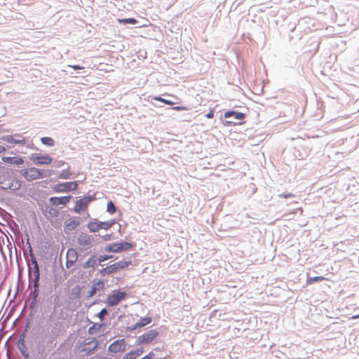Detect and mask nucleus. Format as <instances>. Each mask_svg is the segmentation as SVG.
I'll return each mask as SVG.
<instances>
[{
    "label": "nucleus",
    "instance_id": "obj_1",
    "mask_svg": "<svg viewBox=\"0 0 359 359\" xmlns=\"http://www.w3.org/2000/svg\"><path fill=\"white\" fill-rule=\"evenodd\" d=\"M131 264V261H119L113 264L109 265L105 268L102 269L100 271V274L102 276H105L107 275H110L111 273H116L118 271L124 269L129 266Z\"/></svg>",
    "mask_w": 359,
    "mask_h": 359
},
{
    "label": "nucleus",
    "instance_id": "obj_2",
    "mask_svg": "<svg viewBox=\"0 0 359 359\" xmlns=\"http://www.w3.org/2000/svg\"><path fill=\"white\" fill-rule=\"evenodd\" d=\"M133 248V244L126 241L120 243H113L105 248V251L109 252H122L131 250Z\"/></svg>",
    "mask_w": 359,
    "mask_h": 359
},
{
    "label": "nucleus",
    "instance_id": "obj_3",
    "mask_svg": "<svg viewBox=\"0 0 359 359\" xmlns=\"http://www.w3.org/2000/svg\"><path fill=\"white\" fill-rule=\"evenodd\" d=\"M127 293L121 290H114L107 298L106 304L109 306L118 305L121 301L127 297Z\"/></svg>",
    "mask_w": 359,
    "mask_h": 359
},
{
    "label": "nucleus",
    "instance_id": "obj_4",
    "mask_svg": "<svg viewBox=\"0 0 359 359\" xmlns=\"http://www.w3.org/2000/svg\"><path fill=\"white\" fill-rule=\"evenodd\" d=\"M78 188V183L77 182H63L57 184L53 187V190L55 192L60 193V192H67L69 191H75Z\"/></svg>",
    "mask_w": 359,
    "mask_h": 359
},
{
    "label": "nucleus",
    "instance_id": "obj_5",
    "mask_svg": "<svg viewBox=\"0 0 359 359\" xmlns=\"http://www.w3.org/2000/svg\"><path fill=\"white\" fill-rule=\"evenodd\" d=\"M23 176L27 180L32 181L43 177V171L36 168H30L24 171Z\"/></svg>",
    "mask_w": 359,
    "mask_h": 359
},
{
    "label": "nucleus",
    "instance_id": "obj_6",
    "mask_svg": "<svg viewBox=\"0 0 359 359\" xmlns=\"http://www.w3.org/2000/svg\"><path fill=\"white\" fill-rule=\"evenodd\" d=\"M94 199L92 196H86L81 199L78 200L76 202V205L74 206V211L76 213H80L81 211H84L88 208L89 203L93 201Z\"/></svg>",
    "mask_w": 359,
    "mask_h": 359
},
{
    "label": "nucleus",
    "instance_id": "obj_7",
    "mask_svg": "<svg viewBox=\"0 0 359 359\" xmlns=\"http://www.w3.org/2000/svg\"><path fill=\"white\" fill-rule=\"evenodd\" d=\"M126 341H125V339H118V340H116L115 341H114L113 343H111L108 349H109V351L110 352H112V353H121V352H124L126 349Z\"/></svg>",
    "mask_w": 359,
    "mask_h": 359
},
{
    "label": "nucleus",
    "instance_id": "obj_8",
    "mask_svg": "<svg viewBox=\"0 0 359 359\" xmlns=\"http://www.w3.org/2000/svg\"><path fill=\"white\" fill-rule=\"evenodd\" d=\"M158 332L155 330H151L138 338L140 344H149L151 342L158 336Z\"/></svg>",
    "mask_w": 359,
    "mask_h": 359
},
{
    "label": "nucleus",
    "instance_id": "obj_9",
    "mask_svg": "<svg viewBox=\"0 0 359 359\" xmlns=\"http://www.w3.org/2000/svg\"><path fill=\"white\" fill-rule=\"evenodd\" d=\"M99 342L96 339H86L81 351H86L88 353H91L93 351H95L98 346Z\"/></svg>",
    "mask_w": 359,
    "mask_h": 359
},
{
    "label": "nucleus",
    "instance_id": "obj_10",
    "mask_svg": "<svg viewBox=\"0 0 359 359\" xmlns=\"http://www.w3.org/2000/svg\"><path fill=\"white\" fill-rule=\"evenodd\" d=\"M66 258V266L69 269L76 263L78 259V254L76 250L73 248L68 249L67 251Z\"/></svg>",
    "mask_w": 359,
    "mask_h": 359
},
{
    "label": "nucleus",
    "instance_id": "obj_11",
    "mask_svg": "<svg viewBox=\"0 0 359 359\" xmlns=\"http://www.w3.org/2000/svg\"><path fill=\"white\" fill-rule=\"evenodd\" d=\"M78 243L82 249L87 250L91 246L92 238L90 235L82 233L78 237Z\"/></svg>",
    "mask_w": 359,
    "mask_h": 359
},
{
    "label": "nucleus",
    "instance_id": "obj_12",
    "mask_svg": "<svg viewBox=\"0 0 359 359\" xmlns=\"http://www.w3.org/2000/svg\"><path fill=\"white\" fill-rule=\"evenodd\" d=\"M33 264H34L33 268V286L34 287V296H37L39 280V269L36 260L33 261Z\"/></svg>",
    "mask_w": 359,
    "mask_h": 359
},
{
    "label": "nucleus",
    "instance_id": "obj_13",
    "mask_svg": "<svg viewBox=\"0 0 359 359\" xmlns=\"http://www.w3.org/2000/svg\"><path fill=\"white\" fill-rule=\"evenodd\" d=\"M4 141L11 144H25L26 141L25 139L19 134L15 135H6L1 138Z\"/></svg>",
    "mask_w": 359,
    "mask_h": 359
},
{
    "label": "nucleus",
    "instance_id": "obj_14",
    "mask_svg": "<svg viewBox=\"0 0 359 359\" xmlns=\"http://www.w3.org/2000/svg\"><path fill=\"white\" fill-rule=\"evenodd\" d=\"M71 198H72L71 196H62V197L54 196V197H51L50 198V202L53 205H65L67 203L69 202Z\"/></svg>",
    "mask_w": 359,
    "mask_h": 359
},
{
    "label": "nucleus",
    "instance_id": "obj_15",
    "mask_svg": "<svg viewBox=\"0 0 359 359\" xmlns=\"http://www.w3.org/2000/svg\"><path fill=\"white\" fill-rule=\"evenodd\" d=\"M32 161L35 164L49 165L52 163L53 159L48 155H45L34 157Z\"/></svg>",
    "mask_w": 359,
    "mask_h": 359
},
{
    "label": "nucleus",
    "instance_id": "obj_16",
    "mask_svg": "<svg viewBox=\"0 0 359 359\" xmlns=\"http://www.w3.org/2000/svg\"><path fill=\"white\" fill-rule=\"evenodd\" d=\"M2 161L6 163L12 165H21L23 163V160L20 157H3Z\"/></svg>",
    "mask_w": 359,
    "mask_h": 359
},
{
    "label": "nucleus",
    "instance_id": "obj_17",
    "mask_svg": "<svg viewBox=\"0 0 359 359\" xmlns=\"http://www.w3.org/2000/svg\"><path fill=\"white\" fill-rule=\"evenodd\" d=\"M144 352L143 348H139L135 351H131L126 353L122 359H136L140 356Z\"/></svg>",
    "mask_w": 359,
    "mask_h": 359
},
{
    "label": "nucleus",
    "instance_id": "obj_18",
    "mask_svg": "<svg viewBox=\"0 0 359 359\" xmlns=\"http://www.w3.org/2000/svg\"><path fill=\"white\" fill-rule=\"evenodd\" d=\"M151 322V318L150 317H145L142 318L137 323L135 324V325L131 328V330H135L137 327H142L145 325H147L150 324Z\"/></svg>",
    "mask_w": 359,
    "mask_h": 359
},
{
    "label": "nucleus",
    "instance_id": "obj_19",
    "mask_svg": "<svg viewBox=\"0 0 359 359\" xmlns=\"http://www.w3.org/2000/svg\"><path fill=\"white\" fill-rule=\"evenodd\" d=\"M102 327V324L95 323L89 327L88 333L90 334H96L101 330Z\"/></svg>",
    "mask_w": 359,
    "mask_h": 359
},
{
    "label": "nucleus",
    "instance_id": "obj_20",
    "mask_svg": "<svg viewBox=\"0 0 359 359\" xmlns=\"http://www.w3.org/2000/svg\"><path fill=\"white\" fill-rule=\"evenodd\" d=\"M88 228L90 232L95 233L100 230V222H90L88 224Z\"/></svg>",
    "mask_w": 359,
    "mask_h": 359
},
{
    "label": "nucleus",
    "instance_id": "obj_21",
    "mask_svg": "<svg viewBox=\"0 0 359 359\" xmlns=\"http://www.w3.org/2000/svg\"><path fill=\"white\" fill-rule=\"evenodd\" d=\"M118 22L120 24L135 25L137 22V20L135 18H123V19H118Z\"/></svg>",
    "mask_w": 359,
    "mask_h": 359
},
{
    "label": "nucleus",
    "instance_id": "obj_22",
    "mask_svg": "<svg viewBox=\"0 0 359 359\" xmlns=\"http://www.w3.org/2000/svg\"><path fill=\"white\" fill-rule=\"evenodd\" d=\"M115 224L114 221L111 222H100V229H109L113 224Z\"/></svg>",
    "mask_w": 359,
    "mask_h": 359
},
{
    "label": "nucleus",
    "instance_id": "obj_23",
    "mask_svg": "<svg viewBox=\"0 0 359 359\" xmlns=\"http://www.w3.org/2000/svg\"><path fill=\"white\" fill-rule=\"evenodd\" d=\"M79 225V222L76 220L71 221L65 225V229L68 231L74 230Z\"/></svg>",
    "mask_w": 359,
    "mask_h": 359
},
{
    "label": "nucleus",
    "instance_id": "obj_24",
    "mask_svg": "<svg viewBox=\"0 0 359 359\" xmlns=\"http://www.w3.org/2000/svg\"><path fill=\"white\" fill-rule=\"evenodd\" d=\"M234 117L236 120H241L245 117V114H224V118Z\"/></svg>",
    "mask_w": 359,
    "mask_h": 359
},
{
    "label": "nucleus",
    "instance_id": "obj_25",
    "mask_svg": "<svg viewBox=\"0 0 359 359\" xmlns=\"http://www.w3.org/2000/svg\"><path fill=\"white\" fill-rule=\"evenodd\" d=\"M41 142L43 144L49 146L53 147L55 144V141L53 138L48 137H43L41 138Z\"/></svg>",
    "mask_w": 359,
    "mask_h": 359
},
{
    "label": "nucleus",
    "instance_id": "obj_26",
    "mask_svg": "<svg viewBox=\"0 0 359 359\" xmlns=\"http://www.w3.org/2000/svg\"><path fill=\"white\" fill-rule=\"evenodd\" d=\"M327 280V278H325L324 276H315L313 278H307L306 283H307V284L310 285L314 282H318V281H321V280Z\"/></svg>",
    "mask_w": 359,
    "mask_h": 359
},
{
    "label": "nucleus",
    "instance_id": "obj_27",
    "mask_svg": "<svg viewBox=\"0 0 359 359\" xmlns=\"http://www.w3.org/2000/svg\"><path fill=\"white\" fill-rule=\"evenodd\" d=\"M107 211L111 215L116 212V207L112 201L107 203Z\"/></svg>",
    "mask_w": 359,
    "mask_h": 359
},
{
    "label": "nucleus",
    "instance_id": "obj_28",
    "mask_svg": "<svg viewBox=\"0 0 359 359\" xmlns=\"http://www.w3.org/2000/svg\"><path fill=\"white\" fill-rule=\"evenodd\" d=\"M70 176H71V172L69 170H62L60 172L59 177L61 179H68L70 177Z\"/></svg>",
    "mask_w": 359,
    "mask_h": 359
},
{
    "label": "nucleus",
    "instance_id": "obj_29",
    "mask_svg": "<svg viewBox=\"0 0 359 359\" xmlns=\"http://www.w3.org/2000/svg\"><path fill=\"white\" fill-rule=\"evenodd\" d=\"M111 258H112L111 255H100L98 258V262H102Z\"/></svg>",
    "mask_w": 359,
    "mask_h": 359
},
{
    "label": "nucleus",
    "instance_id": "obj_30",
    "mask_svg": "<svg viewBox=\"0 0 359 359\" xmlns=\"http://www.w3.org/2000/svg\"><path fill=\"white\" fill-rule=\"evenodd\" d=\"M223 123L224 125H233V126L241 124V123H238V122L228 121V120H225V119L223 120Z\"/></svg>",
    "mask_w": 359,
    "mask_h": 359
},
{
    "label": "nucleus",
    "instance_id": "obj_31",
    "mask_svg": "<svg viewBox=\"0 0 359 359\" xmlns=\"http://www.w3.org/2000/svg\"><path fill=\"white\" fill-rule=\"evenodd\" d=\"M107 313V311L105 309H102L100 313L97 314L98 317L100 318H102Z\"/></svg>",
    "mask_w": 359,
    "mask_h": 359
},
{
    "label": "nucleus",
    "instance_id": "obj_32",
    "mask_svg": "<svg viewBox=\"0 0 359 359\" xmlns=\"http://www.w3.org/2000/svg\"><path fill=\"white\" fill-rule=\"evenodd\" d=\"M154 353L153 352H149L147 355L143 357L141 359H154Z\"/></svg>",
    "mask_w": 359,
    "mask_h": 359
},
{
    "label": "nucleus",
    "instance_id": "obj_33",
    "mask_svg": "<svg viewBox=\"0 0 359 359\" xmlns=\"http://www.w3.org/2000/svg\"><path fill=\"white\" fill-rule=\"evenodd\" d=\"M92 260H93V264H95V261H96V260L94 259V257H93V258H90V259H88V260L85 263L84 266H85L86 268V267H88V266H90V262H91V261H92Z\"/></svg>",
    "mask_w": 359,
    "mask_h": 359
},
{
    "label": "nucleus",
    "instance_id": "obj_34",
    "mask_svg": "<svg viewBox=\"0 0 359 359\" xmlns=\"http://www.w3.org/2000/svg\"><path fill=\"white\" fill-rule=\"evenodd\" d=\"M280 197H283L284 198H288L294 197V195L291 193H289L287 194H281V195H280Z\"/></svg>",
    "mask_w": 359,
    "mask_h": 359
},
{
    "label": "nucleus",
    "instance_id": "obj_35",
    "mask_svg": "<svg viewBox=\"0 0 359 359\" xmlns=\"http://www.w3.org/2000/svg\"><path fill=\"white\" fill-rule=\"evenodd\" d=\"M70 67L72 69L76 70V69H83V67H81L80 65H69Z\"/></svg>",
    "mask_w": 359,
    "mask_h": 359
},
{
    "label": "nucleus",
    "instance_id": "obj_36",
    "mask_svg": "<svg viewBox=\"0 0 359 359\" xmlns=\"http://www.w3.org/2000/svg\"><path fill=\"white\" fill-rule=\"evenodd\" d=\"M214 114H206V117L208 118H212L213 117Z\"/></svg>",
    "mask_w": 359,
    "mask_h": 359
},
{
    "label": "nucleus",
    "instance_id": "obj_37",
    "mask_svg": "<svg viewBox=\"0 0 359 359\" xmlns=\"http://www.w3.org/2000/svg\"><path fill=\"white\" fill-rule=\"evenodd\" d=\"M20 187V182L18 181L15 182V189L19 188Z\"/></svg>",
    "mask_w": 359,
    "mask_h": 359
},
{
    "label": "nucleus",
    "instance_id": "obj_38",
    "mask_svg": "<svg viewBox=\"0 0 359 359\" xmlns=\"http://www.w3.org/2000/svg\"><path fill=\"white\" fill-rule=\"evenodd\" d=\"M6 149L4 147L0 145V153L5 151Z\"/></svg>",
    "mask_w": 359,
    "mask_h": 359
},
{
    "label": "nucleus",
    "instance_id": "obj_39",
    "mask_svg": "<svg viewBox=\"0 0 359 359\" xmlns=\"http://www.w3.org/2000/svg\"><path fill=\"white\" fill-rule=\"evenodd\" d=\"M158 100H161V101H162V102H165V103H168V104H171L170 102H168V101H167V100H163V99L158 98Z\"/></svg>",
    "mask_w": 359,
    "mask_h": 359
},
{
    "label": "nucleus",
    "instance_id": "obj_40",
    "mask_svg": "<svg viewBox=\"0 0 359 359\" xmlns=\"http://www.w3.org/2000/svg\"><path fill=\"white\" fill-rule=\"evenodd\" d=\"M93 359H107V358H104L103 357H101V356H99V355H96L94 358Z\"/></svg>",
    "mask_w": 359,
    "mask_h": 359
},
{
    "label": "nucleus",
    "instance_id": "obj_41",
    "mask_svg": "<svg viewBox=\"0 0 359 359\" xmlns=\"http://www.w3.org/2000/svg\"><path fill=\"white\" fill-rule=\"evenodd\" d=\"M359 318V314L358 315H355V316H353L351 317L352 319H357Z\"/></svg>",
    "mask_w": 359,
    "mask_h": 359
},
{
    "label": "nucleus",
    "instance_id": "obj_42",
    "mask_svg": "<svg viewBox=\"0 0 359 359\" xmlns=\"http://www.w3.org/2000/svg\"><path fill=\"white\" fill-rule=\"evenodd\" d=\"M110 239V236H104V240L105 241H107V240H109Z\"/></svg>",
    "mask_w": 359,
    "mask_h": 359
},
{
    "label": "nucleus",
    "instance_id": "obj_43",
    "mask_svg": "<svg viewBox=\"0 0 359 359\" xmlns=\"http://www.w3.org/2000/svg\"><path fill=\"white\" fill-rule=\"evenodd\" d=\"M174 109H177V110H180V109H184V108H181V107H175Z\"/></svg>",
    "mask_w": 359,
    "mask_h": 359
},
{
    "label": "nucleus",
    "instance_id": "obj_44",
    "mask_svg": "<svg viewBox=\"0 0 359 359\" xmlns=\"http://www.w3.org/2000/svg\"><path fill=\"white\" fill-rule=\"evenodd\" d=\"M95 290H93L91 292V294H92V295H93V294H95Z\"/></svg>",
    "mask_w": 359,
    "mask_h": 359
}]
</instances>
